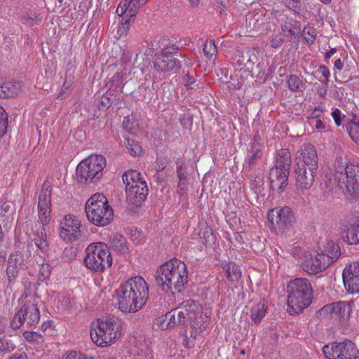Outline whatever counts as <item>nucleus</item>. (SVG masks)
I'll return each instance as SVG.
<instances>
[{
    "mask_svg": "<svg viewBox=\"0 0 359 359\" xmlns=\"http://www.w3.org/2000/svg\"><path fill=\"white\" fill-rule=\"evenodd\" d=\"M25 336L28 339L37 340L38 338H41L42 336L36 332H25Z\"/></svg>",
    "mask_w": 359,
    "mask_h": 359,
    "instance_id": "obj_61",
    "label": "nucleus"
},
{
    "mask_svg": "<svg viewBox=\"0 0 359 359\" xmlns=\"http://www.w3.org/2000/svg\"><path fill=\"white\" fill-rule=\"evenodd\" d=\"M281 33L287 40L292 41L296 36L302 33L300 22L293 18H287L280 26Z\"/></svg>",
    "mask_w": 359,
    "mask_h": 359,
    "instance_id": "obj_22",
    "label": "nucleus"
},
{
    "mask_svg": "<svg viewBox=\"0 0 359 359\" xmlns=\"http://www.w3.org/2000/svg\"><path fill=\"white\" fill-rule=\"evenodd\" d=\"M203 50L205 55L209 59H211L213 56H215L217 53V50L214 41L205 42L203 45Z\"/></svg>",
    "mask_w": 359,
    "mask_h": 359,
    "instance_id": "obj_44",
    "label": "nucleus"
},
{
    "mask_svg": "<svg viewBox=\"0 0 359 359\" xmlns=\"http://www.w3.org/2000/svg\"><path fill=\"white\" fill-rule=\"evenodd\" d=\"M34 236L35 238H34V241L35 245L42 252H46L48 249V244L44 227L40 226L39 229L37 230L36 233L34 234Z\"/></svg>",
    "mask_w": 359,
    "mask_h": 359,
    "instance_id": "obj_35",
    "label": "nucleus"
},
{
    "mask_svg": "<svg viewBox=\"0 0 359 359\" xmlns=\"http://www.w3.org/2000/svg\"><path fill=\"white\" fill-rule=\"evenodd\" d=\"M305 1L306 0H280L288 10L292 11L299 18H304L301 12L306 8Z\"/></svg>",
    "mask_w": 359,
    "mask_h": 359,
    "instance_id": "obj_32",
    "label": "nucleus"
},
{
    "mask_svg": "<svg viewBox=\"0 0 359 359\" xmlns=\"http://www.w3.org/2000/svg\"><path fill=\"white\" fill-rule=\"evenodd\" d=\"M195 79L191 74L187 73L186 74V78L184 79L185 85L190 86V88L193 89L194 87L192 85L195 83Z\"/></svg>",
    "mask_w": 359,
    "mask_h": 359,
    "instance_id": "obj_58",
    "label": "nucleus"
},
{
    "mask_svg": "<svg viewBox=\"0 0 359 359\" xmlns=\"http://www.w3.org/2000/svg\"><path fill=\"white\" fill-rule=\"evenodd\" d=\"M196 338V337L194 338L193 337H191V335L188 337L187 334H185L183 345L189 348L194 347L195 344L194 340Z\"/></svg>",
    "mask_w": 359,
    "mask_h": 359,
    "instance_id": "obj_56",
    "label": "nucleus"
},
{
    "mask_svg": "<svg viewBox=\"0 0 359 359\" xmlns=\"http://www.w3.org/2000/svg\"><path fill=\"white\" fill-rule=\"evenodd\" d=\"M124 323L115 316L97 320V329L90 330L92 341L98 346H107L116 341L123 334Z\"/></svg>",
    "mask_w": 359,
    "mask_h": 359,
    "instance_id": "obj_6",
    "label": "nucleus"
},
{
    "mask_svg": "<svg viewBox=\"0 0 359 359\" xmlns=\"http://www.w3.org/2000/svg\"><path fill=\"white\" fill-rule=\"evenodd\" d=\"M299 34L301 35H306L304 36V40L306 43L309 44H313L314 43L316 37V32L315 29L309 27V29L307 30V27H304L303 29H302V33Z\"/></svg>",
    "mask_w": 359,
    "mask_h": 359,
    "instance_id": "obj_45",
    "label": "nucleus"
},
{
    "mask_svg": "<svg viewBox=\"0 0 359 359\" xmlns=\"http://www.w3.org/2000/svg\"><path fill=\"white\" fill-rule=\"evenodd\" d=\"M116 13L118 16L122 17L121 20V25L128 26L135 21L137 13H133L130 11V4L126 0L121 1L116 8Z\"/></svg>",
    "mask_w": 359,
    "mask_h": 359,
    "instance_id": "obj_25",
    "label": "nucleus"
},
{
    "mask_svg": "<svg viewBox=\"0 0 359 359\" xmlns=\"http://www.w3.org/2000/svg\"><path fill=\"white\" fill-rule=\"evenodd\" d=\"M84 263L93 272H103L112 264V257L107 244L100 242L89 245L86 250Z\"/></svg>",
    "mask_w": 359,
    "mask_h": 359,
    "instance_id": "obj_11",
    "label": "nucleus"
},
{
    "mask_svg": "<svg viewBox=\"0 0 359 359\" xmlns=\"http://www.w3.org/2000/svg\"><path fill=\"white\" fill-rule=\"evenodd\" d=\"M335 318H338L341 323H345L350 317L351 309L350 304L343 302H336Z\"/></svg>",
    "mask_w": 359,
    "mask_h": 359,
    "instance_id": "obj_33",
    "label": "nucleus"
},
{
    "mask_svg": "<svg viewBox=\"0 0 359 359\" xmlns=\"http://www.w3.org/2000/svg\"><path fill=\"white\" fill-rule=\"evenodd\" d=\"M156 285L165 292L175 290L182 292L188 283V271L186 264L177 259L164 262L156 271Z\"/></svg>",
    "mask_w": 359,
    "mask_h": 359,
    "instance_id": "obj_3",
    "label": "nucleus"
},
{
    "mask_svg": "<svg viewBox=\"0 0 359 359\" xmlns=\"http://www.w3.org/2000/svg\"><path fill=\"white\" fill-rule=\"evenodd\" d=\"M154 69L159 72L173 71L178 72L182 67L181 62L175 55H154Z\"/></svg>",
    "mask_w": 359,
    "mask_h": 359,
    "instance_id": "obj_19",
    "label": "nucleus"
},
{
    "mask_svg": "<svg viewBox=\"0 0 359 359\" xmlns=\"http://www.w3.org/2000/svg\"><path fill=\"white\" fill-rule=\"evenodd\" d=\"M8 115L5 109L0 106V137H3L7 131Z\"/></svg>",
    "mask_w": 359,
    "mask_h": 359,
    "instance_id": "obj_43",
    "label": "nucleus"
},
{
    "mask_svg": "<svg viewBox=\"0 0 359 359\" xmlns=\"http://www.w3.org/2000/svg\"><path fill=\"white\" fill-rule=\"evenodd\" d=\"M111 249L120 255L128 254L130 252L126 238L120 233H115L109 238Z\"/></svg>",
    "mask_w": 359,
    "mask_h": 359,
    "instance_id": "obj_26",
    "label": "nucleus"
},
{
    "mask_svg": "<svg viewBox=\"0 0 359 359\" xmlns=\"http://www.w3.org/2000/svg\"><path fill=\"white\" fill-rule=\"evenodd\" d=\"M291 166V154L287 149L278 150L275 156L273 166L269 174L271 188L283 192L288 184Z\"/></svg>",
    "mask_w": 359,
    "mask_h": 359,
    "instance_id": "obj_9",
    "label": "nucleus"
},
{
    "mask_svg": "<svg viewBox=\"0 0 359 359\" xmlns=\"http://www.w3.org/2000/svg\"><path fill=\"white\" fill-rule=\"evenodd\" d=\"M266 306L264 303H259L255 305L251 309L250 319L255 324L261 322L262 319L265 316Z\"/></svg>",
    "mask_w": 359,
    "mask_h": 359,
    "instance_id": "obj_36",
    "label": "nucleus"
},
{
    "mask_svg": "<svg viewBox=\"0 0 359 359\" xmlns=\"http://www.w3.org/2000/svg\"><path fill=\"white\" fill-rule=\"evenodd\" d=\"M116 95L114 90H109L107 89V92L102 95L98 101V107L100 109H108L112 104V103L116 100Z\"/></svg>",
    "mask_w": 359,
    "mask_h": 359,
    "instance_id": "obj_38",
    "label": "nucleus"
},
{
    "mask_svg": "<svg viewBox=\"0 0 359 359\" xmlns=\"http://www.w3.org/2000/svg\"><path fill=\"white\" fill-rule=\"evenodd\" d=\"M22 87L20 81L0 83V97H10L18 95Z\"/></svg>",
    "mask_w": 359,
    "mask_h": 359,
    "instance_id": "obj_27",
    "label": "nucleus"
},
{
    "mask_svg": "<svg viewBox=\"0 0 359 359\" xmlns=\"http://www.w3.org/2000/svg\"><path fill=\"white\" fill-rule=\"evenodd\" d=\"M323 111V109H321L320 107H316L311 112V115L308 116V118L312 119H317V118H318L320 116Z\"/></svg>",
    "mask_w": 359,
    "mask_h": 359,
    "instance_id": "obj_60",
    "label": "nucleus"
},
{
    "mask_svg": "<svg viewBox=\"0 0 359 359\" xmlns=\"http://www.w3.org/2000/svg\"><path fill=\"white\" fill-rule=\"evenodd\" d=\"M343 281L347 290L351 293H359V262H353L343 271Z\"/></svg>",
    "mask_w": 359,
    "mask_h": 359,
    "instance_id": "obj_16",
    "label": "nucleus"
},
{
    "mask_svg": "<svg viewBox=\"0 0 359 359\" xmlns=\"http://www.w3.org/2000/svg\"><path fill=\"white\" fill-rule=\"evenodd\" d=\"M329 266V261L325 260L323 255L317 253L306 258L302 263V268L309 274H316L326 269Z\"/></svg>",
    "mask_w": 359,
    "mask_h": 359,
    "instance_id": "obj_20",
    "label": "nucleus"
},
{
    "mask_svg": "<svg viewBox=\"0 0 359 359\" xmlns=\"http://www.w3.org/2000/svg\"><path fill=\"white\" fill-rule=\"evenodd\" d=\"M62 359H86V358H76V353L71 352L69 354H68L65 356H63V358Z\"/></svg>",
    "mask_w": 359,
    "mask_h": 359,
    "instance_id": "obj_64",
    "label": "nucleus"
},
{
    "mask_svg": "<svg viewBox=\"0 0 359 359\" xmlns=\"http://www.w3.org/2000/svg\"><path fill=\"white\" fill-rule=\"evenodd\" d=\"M116 293L118 309L124 313H135L149 299V286L142 276H136L122 283Z\"/></svg>",
    "mask_w": 359,
    "mask_h": 359,
    "instance_id": "obj_2",
    "label": "nucleus"
},
{
    "mask_svg": "<svg viewBox=\"0 0 359 359\" xmlns=\"http://www.w3.org/2000/svg\"><path fill=\"white\" fill-rule=\"evenodd\" d=\"M340 239L348 245L359 243V224H350L340 231Z\"/></svg>",
    "mask_w": 359,
    "mask_h": 359,
    "instance_id": "obj_23",
    "label": "nucleus"
},
{
    "mask_svg": "<svg viewBox=\"0 0 359 359\" xmlns=\"http://www.w3.org/2000/svg\"><path fill=\"white\" fill-rule=\"evenodd\" d=\"M81 224L73 215H66L60 223V237L65 241L72 242L81 236Z\"/></svg>",
    "mask_w": 359,
    "mask_h": 359,
    "instance_id": "obj_15",
    "label": "nucleus"
},
{
    "mask_svg": "<svg viewBox=\"0 0 359 359\" xmlns=\"http://www.w3.org/2000/svg\"><path fill=\"white\" fill-rule=\"evenodd\" d=\"M25 266L24 257L20 252L16 251L9 255L6 270L8 287H11L18 278L24 272Z\"/></svg>",
    "mask_w": 359,
    "mask_h": 359,
    "instance_id": "obj_14",
    "label": "nucleus"
},
{
    "mask_svg": "<svg viewBox=\"0 0 359 359\" xmlns=\"http://www.w3.org/2000/svg\"><path fill=\"white\" fill-rule=\"evenodd\" d=\"M51 207V193L48 187H42L41 191L39 196L38 209Z\"/></svg>",
    "mask_w": 359,
    "mask_h": 359,
    "instance_id": "obj_39",
    "label": "nucleus"
},
{
    "mask_svg": "<svg viewBox=\"0 0 359 359\" xmlns=\"http://www.w3.org/2000/svg\"><path fill=\"white\" fill-rule=\"evenodd\" d=\"M264 18L259 14L250 16L247 20V29L250 36L259 34L264 29Z\"/></svg>",
    "mask_w": 359,
    "mask_h": 359,
    "instance_id": "obj_29",
    "label": "nucleus"
},
{
    "mask_svg": "<svg viewBox=\"0 0 359 359\" xmlns=\"http://www.w3.org/2000/svg\"><path fill=\"white\" fill-rule=\"evenodd\" d=\"M268 219L271 230L284 233L296 223L294 211L288 206L276 207L269 212Z\"/></svg>",
    "mask_w": 359,
    "mask_h": 359,
    "instance_id": "obj_12",
    "label": "nucleus"
},
{
    "mask_svg": "<svg viewBox=\"0 0 359 359\" xmlns=\"http://www.w3.org/2000/svg\"><path fill=\"white\" fill-rule=\"evenodd\" d=\"M287 306L290 314H299L311 303L313 289L310 281L297 278L287 284Z\"/></svg>",
    "mask_w": 359,
    "mask_h": 359,
    "instance_id": "obj_5",
    "label": "nucleus"
},
{
    "mask_svg": "<svg viewBox=\"0 0 359 359\" xmlns=\"http://www.w3.org/2000/svg\"><path fill=\"white\" fill-rule=\"evenodd\" d=\"M87 218L93 224L105 226L114 219V210L107 197L102 194L93 195L86 203Z\"/></svg>",
    "mask_w": 359,
    "mask_h": 359,
    "instance_id": "obj_7",
    "label": "nucleus"
},
{
    "mask_svg": "<svg viewBox=\"0 0 359 359\" xmlns=\"http://www.w3.org/2000/svg\"><path fill=\"white\" fill-rule=\"evenodd\" d=\"M211 312L203 311L200 305L193 299L183 301L177 307L156 319L161 330H167L175 326H182L191 329V337H196L209 325Z\"/></svg>",
    "mask_w": 359,
    "mask_h": 359,
    "instance_id": "obj_1",
    "label": "nucleus"
},
{
    "mask_svg": "<svg viewBox=\"0 0 359 359\" xmlns=\"http://www.w3.org/2000/svg\"><path fill=\"white\" fill-rule=\"evenodd\" d=\"M337 126L341 124V112L339 109H335L331 114Z\"/></svg>",
    "mask_w": 359,
    "mask_h": 359,
    "instance_id": "obj_55",
    "label": "nucleus"
},
{
    "mask_svg": "<svg viewBox=\"0 0 359 359\" xmlns=\"http://www.w3.org/2000/svg\"><path fill=\"white\" fill-rule=\"evenodd\" d=\"M287 86L292 91H302L304 83L298 76L291 74L287 79Z\"/></svg>",
    "mask_w": 359,
    "mask_h": 359,
    "instance_id": "obj_41",
    "label": "nucleus"
},
{
    "mask_svg": "<svg viewBox=\"0 0 359 359\" xmlns=\"http://www.w3.org/2000/svg\"><path fill=\"white\" fill-rule=\"evenodd\" d=\"M130 6V11L133 13H137L139 11V9L144 6L148 0H126Z\"/></svg>",
    "mask_w": 359,
    "mask_h": 359,
    "instance_id": "obj_49",
    "label": "nucleus"
},
{
    "mask_svg": "<svg viewBox=\"0 0 359 359\" xmlns=\"http://www.w3.org/2000/svg\"><path fill=\"white\" fill-rule=\"evenodd\" d=\"M154 89L147 86H139L138 88L133 91V93L137 97V100L144 102H149L153 95Z\"/></svg>",
    "mask_w": 359,
    "mask_h": 359,
    "instance_id": "obj_34",
    "label": "nucleus"
},
{
    "mask_svg": "<svg viewBox=\"0 0 359 359\" xmlns=\"http://www.w3.org/2000/svg\"><path fill=\"white\" fill-rule=\"evenodd\" d=\"M38 217L39 221L41 224L40 226L44 227V226L49 223L51 215L38 210Z\"/></svg>",
    "mask_w": 359,
    "mask_h": 359,
    "instance_id": "obj_53",
    "label": "nucleus"
},
{
    "mask_svg": "<svg viewBox=\"0 0 359 359\" xmlns=\"http://www.w3.org/2000/svg\"><path fill=\"white\" fill-rule=\"evenodd\" d=\"M9 359H28L25 352H16Z\"/></svg>",
    "mask_w": 359,
    "mask_h": 359,
    "instance_id": "obj_62",
    "label": "nucleus"
},
{
    "mask_svg": "<svg viewBox=\"0 0 359 359\" xmlns=\"http://www.w3.org/2000/svg\"><path fill=\"white\" fill-rule=\"evenodd\" d=\"M246 62L248 69H252L255 64L258 61V57L255 53V50H246Z\"/></svg>",
    "mask_w": 359,
    "mask_h": 359,
    "instance_id": "obj_47",
    "label": "nucleus"
},
{
    "mask_svg": "<svg viewBox=\"0 0 359 359\" xmlns=\"http://www.w3.org/2000/svg\"><path fill=\"white\" fill-rule=\"evenodd\" d=\"M177 173L179 178V190L180 194H183L184 191L187 189V172L186 166L182 163L177 167Z\"/></svg>",
    "mask_w": 359,
    "mask_h": 359,
    "instance_id": "obj_37",
    "label": "nucleus"
},
{
    "mask_svg": "<svg viewBox=\"0 0 359 359\" xmlns=\"http://www.w3.org/2000/svg\"><path fill=\"white\" fill-rule=\"evenodd\" d=\"M323 353L327 359H358L359 350L350 339L334 341L323 346Z\"/></svg>",
    "mask_w": 359,
    "mask_h": 359,
    "instance_id": "obj_13",
    "label": "nucleus"
},
{
    "mask_svg": "<svg viewBox=\"0 0 359 359\" xmlns=\"http://www.w3.org/2000/svg\"><path fill=\"white\" fill-rule=\"evenodd\" d=\"M262 155L260 144L257 142H252L248 155V159L245 161L246 168L249 170L254 169L262 160Z\"/></svg>",
    "mask_w": 359,
    "mask_h": 359,
    "instance_id": "obj_24",
    "label": "nucleus"
},
{
    "mask_svg": "<svg viewBox=\"0 0 359 359\" xmlns=\"http://www.w3.org/2000/svg\"><path fill=\"white\" fill-rule=\"evenodd\" d=\"M225 276L228 280L237 283L241 277V271L238 265L233 262H229L223 265Z\"/></svg>",
    "mask_w": 359,
    "mask_h": 359,
    "instance_id": "obj_30",
    "label": "nucleus"
},
{
    "mask_svg": "<svg viewBox=\"0 0 359 359\" xmlns=\"http://www.w3.org/2000/svg\"><path fill=\"white\" fill-rule=\"evenodd\" d=\"M334 181L345 195L359 196V165L349 163L341 156L334 160Z\"/></svg>",
    "mask_w": 359,
    "mask_h": 359,
    "instance_id": "obj_4",
    "label": "nucleus"
},
{
    "mask_svg": "<svg viewBox=\"0 0 359 359\" xmlns=\"http://www.w3.org/2000/svg\"><path fill=\"white\" fill-rule=\"evenodd\" d=\"M237 63L238 65H244L247 67V64L245 63L248 57H246V51L238 54Z\"/></svg>",
    "mask_w": 359,
    "mask_h": 359,
    "instance_id": "obj_59",
    "label": "nucleus"
},
{
    "mask_svg": "<svg viewBox=\"0 0 359 359\" xmlns=\"http://www.w3.org/2000/svg\"><path fill=\"white\" fill-rule=\"evenodd\" d=\"M15 348V344L8 338L0 339V351L10 352Z\"/></svg>",
    "mask_w": 359,
    "mask_h": 359,
    "instance_id": "obj_46",
    "label": "nucleus"
},
{
    "mask_svg": "<svg viewBox=\"0 0 359 359\" xmlns=\"http://www.w3.org/2000/svg\"><path fill=\"white\" fill-rule=\"evenodd\" d=\"M285 38L281 32L276 34L271 41V46L273 48L280 47L284 43Z\"/></svg>",
    "mask_w": 359,
    "mask_h": 359,
    "instance_id": "obj_50",
    "label": "nucleus"
},
{
    "mask_svg": "<svg viewBox=\"0 0 359 359\" xmlns=\"http://www.w3.org/2000/svg\"><path fill=\"white\" fill-rule=\"evenodd\" d=\"M346 130L348 132V134L351 138L354 141L356 144H359V132L358 129L356 127H353V125H351V123L346 124Z\"/></svg>",
    "mask_w": 359,
    "mask_h": 359,
    "instance_id": "obj_51",
    "label": "nucleus"
},
{
    "mask_svg": "<svg viewBox=\"0 0 359 359\" xmlns=\"http://www.w3.org/2000/svg\"><path fill=\"white\" fill-rule=\"evenodd\" d=\"M178 50V46L175 45H171L163 48L161 53H156V54L163 55H174V54L177 53Z\"/></svg>",
    "mask_w": 359,
    "mask_h": 359,
    "instance_id": "obj_54",
    "label": "nucleus"
},
{
    "mask_svg": "<svg viewBox=\"0 0 359 359\" xmlns=\"http://www.w3.org/2000/svg\"><path fill=\"white\" fill-rule=\"evenodd\" d=\"M314 121H315V128H316L317 130H322L325 128V124L323 123V122L321 120L317 118V119H315Z\"/></svg>",
    "mask_w": 359,
    "mask_h": 359,
    "instance_id": "obj_63",
    "label": "nucleus"
},
{
    "mask_svg": "<svg viewBox=\"0 0 359 359\" xmlns=\"http://www.w3.org/2000/svg\"><path fill=\"white\" fill-rule=\"evenodd\" d=\"M39 302L38 297H30L27 293H24L19 299L20 308L11 321V327L16 330L25 324L27 327L38 324L40 320Z\"/></svg>",
    "mask_w": 359,
    "mask_h": 359,
    "instance_id": "obj_8",
    "label": "nucleus"
},
{
    "mask_svg": "<svg viewBox=\"0 0 359 359\" xmlns=\"http://www.w3.org/2000/svg\"><path fill=\"white\" fill-rule=\"evenodd\" d=\"M126 145L128 153L133 156H139L142 151L141 146L134 139H126Z\"/></svg>",
    "mask_w": 359,
    "mask_h": 359,
    "instance_id": "obj_42",
    "label": "nucleus"
},
{
    "mask_svg": "<svg viewBox=\"0 0 359 359\" xmlns=\"http://www.w3.org/2000/svg\"><path fill=\"white\" fill-rule=\"evenodd\" d=\"M106 165L107 161L103 156L91 155L77 165L76 179L81 184L96 182L102 177Z\"/></svg>",
    "mask_w": 359,
    "mask_h": 359,
    "instance_id": "obj_10",
    "label": "nucleus"
},
{
    "mask_svg": "<svg viewBox=\"0 0 359 359\" xmlns=\"http://www.w3.org/2000/svg\"><path fill=\"white\" fill-rule=\"evenodd\" d=\"M50 266L48 264H42L39 273L38 279L39 280L43 281L50 276Z\"/></svg>",
    "mask_w": 359,
    "mask_h": 359,
    "instance_id": "obj_48",
    "label": "nucleus"
},
{
    "mask_svg": "<svg viewBox=\"0 0 359 359\" xmlns=\"http://www.w3.org/2000/svg\"><path fill=\"white\" fill-rule=\"evenodd\" d=\"M320 255H323L324 259L327 261H329V264L330 265L334 262L340 256V248L339 245L333 241H327L326 245L324 247V250L321 253H320Z\"/></svg>",
    "mask_w": 359,
    "mask_h": 359,
    "instance_id": "obj_28",
    "label": "nucleus"
},
{
    "mask_svg": "<svg viewBox=\"0 0 359 359\" xmlns=\"http://www.w3.org/2000/svg\"><path fill=\"white\" fill-rule=\"evenodd\" d=\"M336 309V302L325 305L320 310V312L321 314L330 315L331 318H335V310Z\"/></svg>",
    "mask_w": 359,
    "mask_h": 359,
    "instance_id": "obj_52",
    "label": "nucleus"
},
{
    "mask_svg": "<svg viewBox=\"0 0 359 359\" xmlns=\"http://www.w3.org/2000/svg\"><path fill=\"white\" fill-rule=\"evenodd\" d=\"M296 163H301L308 168V169H318V157L316 149L311 144H304V148L301 150L300 156L297 157Z\"/></svg>",
    "mask_w": 359,
    "mask_h": 359,
    "instance_id": "obj_21",
    "label": "nucleus"
},
{
    "mask_svg": "<svg viewBox=\"0 0 359 359\" xmlns=\"http://www.w3.org/2000/svg\"><path fill=\"white\" fill-rule=\"evenodd\" d=\"M318 72L322 74L323 77H325V83H327L330 74L328 68L325 65H320L318 69Z\"/></svg>",
    "mask_w": 359,
    "mask_h": 359,
    "instance_id": "obj_57",
    "label": "nucleus"
},
{
    "mask_svg": "<svg viewBox=\"0 0 359 359\" xmlns=\"http://www.w3.org/2000/svg\"><path fill=\"white\" fill-rule=\"evenodd\" d=\"M123 74L121 72H117L107 82L106 87L109 90H114L116 93L117 92V88H123L126 84L123 83Z\"/></svg>",
    "mask_w": 359,
    "mask_h": 359,
    "instance_id": "obj_40",
    "label": "nucleus"
},
{
    "mask_svg": "<svg viewBox=\"0 0 359 359\" xmlns=\"http://www.w3.org/2000/svg\"><path fill=\"white\" fill-rule=\"evenodd\" d=\"M125 191L128 203L136 207L142 205L149 194V189L146 182L126 187Z\"/></svg>",
    "mask_w": 359,
    "mask_h": 359,
    "instance_id": "obj_17",
    "label": "nucleus"
},
{
    "mask_svg": "<svg viewBox=\"0 0 359 359\" xmlns=\"http://www.w3.org/2000/svg\"><path fill=\"white\" fill-rule=\"evenodd\" d=\"M123 182L126 187L130 185H135L140 184V182H146L142 177V174L136 170H129L124 172L122 175Z\"/></svg>",
    "mask_w": 359,
    "mask_h": 359,
    "instance_id": "obj_31",
    "label": "nucleus"
},
{
    "mask_svg": "<svg viewBox=\"0 0 359 359\" xmlns=\"http://www.w3.org/2000/svg\"><path fill=\"white\" fill-rule=\"evenodd\" d=\"M317 170L308 169L301 163H295L296 183L298 189H308L313 184Z\"/></svg>",
    "mask_w": 359,
    "mask_h": 359,
    "instance_id": "obj_18",
    "label": "nucleus"
}]
</instances>
